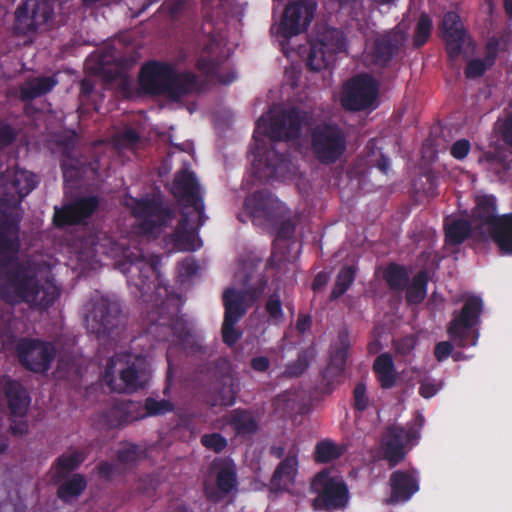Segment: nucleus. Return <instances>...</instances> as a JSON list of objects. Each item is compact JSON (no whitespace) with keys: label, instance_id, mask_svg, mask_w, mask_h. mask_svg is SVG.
I'll use <instances>...</instances> for the list:
<instances>
[{"label":"nucleus","instance_id":"obj_1","mask_svg":"<svg viewBox=\"0 0 512 512\" xmlns=\"http://www.w3.org/2000/svg\"><path fill=\"white\" fill-rule=\"evenodd\" d=\"M160 263L158 255L147 259L141 251L124 253V260L118 263L128 285L141 293L145 303V327L139 338L151 341L149 350L155 348L153 342L185 345L191 337V329L179 316L181 297L164 283L159 271Z\"/></svg>","mask_w":512,"mask_h":512},{"label":"nucleus","instance_id":"obj_2","mask_svg":"<svg viewBox=\"0 0 512 512\" xmlns=\"http://www.w3.org/2000/svg\"><path fill=\"white\" fill-rule=\"evenodd\" d=\"M20 219L0 210V298L7 304H27L45 310L59 297L52 279L41 280L34 267L18 259Z\"/></svg>","mask_w":512,"mask_h":512},{"label":"nucleus","instance_id":"obj_3","mask_svg":"<svg viewBox=\"0 0 512 512\" xmlns=\"http://www.w3.org/2000/svg\"><path fill=\"white\" fill-rule=\"evenodd\" d=\"M308 113L298 107H290L279 111L267 127V135L272 142L264 157L255 159L254 175L264 180H284L295 174L296 167L290 159L288 149L280 151L278 143L300 138L302 127Z\"/></svg>","mask_w":512,"mask_h":512},{"label":"nucleus","instance_id":"obj_4","mask_svg":"<svg viewBox=\"0 0 512 512\" xmlns=\"http://www.w3.org/2000/svg\"><path fill=\"white\" fill-rule=\"evenodd\" d=\"M244 209L256 226L271 230L275 241L293 238L297 226L287 206L267 190L255 191L246 197Z\"/></svg>","mask_w":512,"mask_h":512},{"label":"nucleus","instance_id":"obj_5","mask_svg":"<svg viewBox=\"0 0 512 512\" xmlns=\"http://www.w3.org/2000/svg\"><path fill=\"white\" fill-rule=\"evenodd\" d=\"M148 361L143 353H115L107 360L103 381L114 392L131 393L144 387Z\"/></svg>","mask_w":512,"mask_h":512},{"label":"nucleus","instance_id":"obj_6","mask_svg":"<svg viewBox=\"0 0 512 512\" xmlns=\"http://www.w3.org/2000/svg\"><path fill=\"white\" fill-rule=\"evenodd\" d=\"M484 303L481 297H467L460 311H454L447 326L449 338L460 348L475 346L478 339L477 327L483 312Z\"/></svg>","mask_w":512,"mask_h":512},{"label":"nucleus","instance_id":"obj_7","mask_svg":"<svg viewBox=\"0 0 512 512\" xmlns=\"http://www.w3.org/2000/svg\"><path fill=\"white\" fill-rule=\"evenodd\" d=\"M54 20L52 0H22L15 9L13 32L28 36L48 30Z\"/></svg>","mask_w":512,"mask_h":512},{"label":"nucleus","instance_id":"obj_8","mask_svg":"<svg viewBox=\"0 0 512 512\" xmlns=\"http://www.w3.org/2000/svg\"><path fill=\"white\" fill-rule=\"evenodd\" d=\"M313 156L321 164L336 163L347 148V136L341 126L336 123H320L310 134Z\"/></svg>","mask_w":512,"mask_h":512},{"label":"nucleus","instance_id":"obj_9","mask_svg":"<svg viewBox=\"0 0 512 512\" xmlns=\"http://www.w3.org/2000/svg\"><path fill=\"white\" fill-rule=\"evenodd\" d=\"M311 492L316 494L312 506L317 511L334 512L344 509L349 501V489L344 480L323 470L311 482Z\"/></svg>","mask_w":512,"mask_h":512},{"label":"nucleus","instance_id":"obj_10","mask_svg":"<svg viewBox=\"0 0 512 512\" xmlns=\"http://www.w3.org/2000/svg\"><path fill=\"white\" fill-rule=\"evenodd\" d=\"M195 68L202 75L210 79H216L222 84H230L236 79L234 72L227 75L219 73L221 66L226 61V56L221 44L214 33L208 32L203 39L197 40Z\"/></svg>","mask_w":512,"mask_h":512},{"label":"nucleus","instance_id":"obj_11","mask_svg":"<svg viewBox=\"0 0 512 512\" xmlns=\"http://www.w3.org/2000/svg\"><path fill=\"white\" fill-rule=\"evenodd\" d=\"M347 49L345 34L337 28H328L321 37L310 43L306 65L310 71L329 68L336 60V54Z\"/></svg>","mask_w":512,"mask_h":512},{"label":"nucleus","instance_id":"obj_12","mask_svg":"<svg viewBox=\"0 0 512 512\" xmlns=\"http://www.w3.org/2000/svg\"><path fill=\"white\" fill-rule=\"evenodd\" d=\"M85 320L87 329L98 338L109 337L121 325L120 304L104 296L92 299Z\"/></svg>","mask_w":512,"mask_h":512},{"label":"nucleus","instance_id":"obj_13","mask_svg":"<svg viewBox=\"0 0 512 512\" xmlns=\"http://www.w3.org/2000/svg\"><path fill=\"white\" fill-rule=\"evenodd\" d=\"M378 82L369 74L353 76L343 86L341 105L348 111L369 109L377 100Z\"/></svg>","mask_w":512,"mask_h":512},{"label":"nucleus","instance_id":"obj_14","mask_svg":"<svg viewBox=\"0 0 512 512\" xmlns=\"http://www.w3.org/2000/svg\"><path fill=\"white\" fill-rule=\"evenodd\" d=\"M16 354L20 364L34 373H45L56 356L53 343L39 339L21 338L16 344Z\"/></svg>","mask_w":512,"mask_h":512},{"label":"nucleus","instance_id":"obj_15","mask_svg":"<svg viewBox=\"0 0 512 512\" xmlns=\"http://www.w3.org/2000/svg\"><path fill=\"white\" fill-rule=\"evenodd\" d=\"M420 432L414 425L407 427L390 425L386 428L382 450L383 458L387 461L389 468H394L401 463L410 449L419 438Z\"/></svg>","mask_w":512,"mask_h":512},{"label":"nucleus","instance_id":"obj_16","mask_svg":"<svg viewBox=\"0 0 512 512\" xmlns=\"http://www.w3.org/2000/svg\"><path fill=\"white\" fill-rule=\"evenodd\" d=\"M316 9L317 4L314 0L290 1L283 11L278 34L290 39L307 31L314 19Z\"/></svg>","mask_w":512,"mask_h":512},{"label":"nucleus","instance_id":"obj_17","mask_svg":"<svg viewBox=\"0 0 512 512\" xmlns=\"http://www.w3.org/2000/svg\"><path fill=\"white\" fill-rule=\"evenodd\" d=\"M172 194L184 203L183 209L192 210V214L199 218V223L204 224L208 217L205 215L203 197L200 193V185L192 171L183 169L178 171L173 180Z\"/></svg>","mask_w":512,"mask_h":512},{"label":"nucleus","instance_id":"obj_18","mask_svg":"<svg viewBox=\"0 0 512 512\" xmlns=\"http://www.w3.org/2000/svg\"><path fill=\"white\" fill-rule=\"evenodd\" d=\"M0 194L8 205H18L38 185L35 173L21 168L7 169L2 175Z\"/></svg>","mask_w":512,"mask_h":512},{"label":"nucleus","instance_id":"obj_19","mask_svg":"<svg viewBox=\"0 0 512 512\" xmlns=\"http://www.w3.org/2000/svg\"><path fill=\"white\" fill-rule=\"evenodd\" d=\"M132 215L141 221L140 229L144 233H153L156 229L166 226L174 217L173 211L155 197L136 199Z\"/></svg>","mask_w":512,"mask_h":512},{"label":"nucleus","instance_id":"obj_20","mask_svg":"<svg viewBox=\"0 0 512 512\" xmlns=\"http://www.w3.org/2000/svg\"><path fill=\"white\" fill-rule=\"evenodd\" d=\"M99 207L97 196H82L64 204L62 207H55L53 224L57 228L78 225L90 218Z\"/></svg>","mask_w":512,"mask_h":512},{"label":"nucleus","instance_id":"obj_21","mask_svg":"<svg viewBox=\"0 0 512 512\" xmlns=\"http://www.w3.org/2000/svg\"><path fill=\"white\" fill-rule=\"evenodd\" d=\"M405 35L399 30L377 34L367 48V57L379 67H386L399 54L404 45Z\"/></svg>","mask_w":512,"mask_h":512},{"label":"nucleus","instance_id":"obj_22","mask_svg":"<svg viewBox=\"0 0 512 512\" xmlns=\"http://www.w3.org/2000/svg\"><path fill=\"white\" fill-rule=\"evenodd\" d=\"M144 418L142 404L133 400H114L101 412L99 422L107 430L122 428Z\"/></svg>","mask_w":512,"mask_h":512},{"label":"nucleus","instance_id":"obj_23","mask_svg":"<svg viewBox=\"0 0 512 512\" xmlns=\"http://www.w3.org/2000/svg\"><path fill=\"white\" fill-rule=\"evenodd\" d=\"M172 66L171 63L156 60L145 63L140 69L138 78L142 91L151 96H164Z\"/></svg>","mask_w":512,"mask_h":512},{"label":"nucleus","instance_id":"obj_24","mask_svg":"<svg viewBox=\"0 0 512 512\" xmlns=\"http://www.w3.org/2000/svg\"><path fill=\"white\" fill-rule=\"evenodd\" d=\"M388 484V503H406L420 490V472L414 467L395 470L390 474Z\"/></svg>","mask_w":512,"mask_h":512},{"label":"nucleus","instance_id":"obj_25","mask_svg":"<svg viewBox=\"0 0 512 512\" xmlns=\"http://www.w3.org/2000/svg\"><path fill=\"white\" fill-rule=\"evenodd\" d=\"M499 218L497 199L494 195L485 194L476 197L475 206L471 210L470 220L474 224L478 242L485 243L486 233Z\"/></svg>","mask_w":512,"mask_h":512},{"label":"nucleus","instance_id":"obj_26","mask_svg":"<svg viewBox=\"0 0 512 512\" xmlns=\"http://www.w3.org/2000/svg\"><path fill=\"white\" fill-rule=\"evenodd\" d=\"M441 30L448 58L450 61H455L461 55L466 41V30L460 16L454 11L445 13Z\"/></svg>","mask_w":512,"mask_h":512},{"label":"nucleus","instance_id":"obj_27","mask_svg":"<svg viewBox=\"0 0 512 512\" xmlns=\"http://www.w3.org/2000/svg\"><path fill=\"white\" fill-rule=\"evenodd\" d=\"M0 394L4 395L12 416L24 417L27 414L31 397L18 380L7 375H0Z\"/></svg>","mask_w":512,"mask_h":512},{"label":"nucleus","instance_id":"obj_28","mask_svg":"<svg viewBox=\"0 0 512 512\" xmlns=\"http://www.w3.org/2000/svg\"><path fill=\"white\" fill-rule=\"evenodd\" d=\"M350 349V336L347 329L338 332L337 342L333 347L330 361L322 372L323 379L328 383H334L345 371L348 352Z\"/></svg>","mask_w":512,"mask_h":512},{"label":"nucleus","instance_id":"obj_29","mask_svg":"<svg viewBox=\"0 0 512 512\" xmlns=\"http://www.w3.org/2000/svg\"><path fill=\"white\" fill-rule=\"evenodd\" d=\"M201 91L199 77L192 71H177L172 66V72L168 86L166 87L165 97L171 101H179L182 98L193 93Z\"/></svg>","mask_w":512,"mask_h":512},{"label":"nucleus","instance_id":"obj_30","mask_svg":"<svg viewBox=\"0 0 512 512\" xmlns=\"http://www.w3.org/2000/svg\"><path fill=\"white\" fill-rule=\"evenodd\" d=\"M203 225L199 223V218L192 214V211L188 212L186 209H182L181 218L172 234L175 246L183 251L196 250L195 235Z\"/></svg>","mask_w":512,"mask_h":512},{"label":"nucleus","instance_id":"obj_31","mask_svg":"<svg viewBox=\"0 0 512 512\" xmlns=\"http://www.w3.org/2000/svg\"><path fill=\"white\" fill-rule=\"evenodd\" d=\"M486 233L485 242L491 240L502 256H512V212L501 214Z\"/></svg>","mask_w":512,"mask_h":512},{"label":"nucleus","instance_id":"obj_32","mask_svg":"<svg viewBox=\"0 0 512 512\" xmlns=\"http://www.w3.org/2000/svg\"><path fill=\"white\" fill-rule=\"evenodd\" d=\"M58 84L53 76L29 77L19 87V99L30 102L51 92Z\"/></svg>","mask_w":512,"mask_h":512},{"label":"nucleus","instance_id":"obj_33","mask_svg":"<svg viewBox=\"0 0 512 512\" xmlns=\"http://www.w3.org/2000/svg\"><path fill=\"white\" fill-rule=\"evenodd\" d=\"M229 424L238 436H252L259 430V418L249 409L236 408L232 410Z\"/></svg>","mask_w":512,"mask_h":512},{"label":"nucleus","instance_id":"obj_34","mask_svg":"<svg viewBox=\"0 0 512 512\" xmlns=\"http://www.w3.org/2000/svg\"><path fill=\"white\" fill-rule=\"evenodd\" d=\"M472 238L478 241L474 224L471 220L457 218L445 224V240L449 245H461L466 239Z\"/></svg>","mask_w":512,"mask_h":512},{"label":"nucleus","instance_id":"obj_35","mask_svg":"<svg viewBox=\"0 0 512 512\" xmlns=\"http://www.w3.org/2000/svg\"><path fill=\"white\" fill-rule=\"evenodd\" d=\"M224 319L239 322L246 313V294L235 288L223 292Z\"/></svg>","mask_w":512,"mask_h":512},{"label":"nucleus","instance_id":"obj_36","mask_svg":"<svg viewBox=\"0 0 512 512\" xmlns=\"http://www.w3.org/2000/svg\"><path fill=\"white\" fill-rule=\"evenodd\" d=\"M87 453L81 450H75L70 454L63 453L53 463V480L58 482L67 477L68 474L75 471L86 460Z\"/></svg>","mask_w":512,"mask_h":512},{"label":"nucleus","instance_id":"obj_37","mask_svg":"<svg viewBox=\"0 0 512 512\" xmlns=\"http://www.w3.org/2000/svg\"><path fill=\"white\" fill-rule=\"evenodd\" d=\"M297 467V456H286L276 467L271 478V484L278 489L286 488L294 481V478L297 474Z\"/></svg>","mask_w":512,"mask_h":512},{"label":"nucleus","instance_id":"obj_38","mask_svg":"<svg viewBox=\"0 0 512 512\" xmlns=\"http://www.w3.org/2000/svg\"><path fill=\"white\" fill-rule=\"evenodd\" d=\"M213 466L218 468L216 486L221 495L225 496L235 490L238 484L235 465L228 461H221L219 464L214 463Z\"/></svg>","mask_w":512,"mask_h":512},{"label":"nucleus","instance_id":"obj_39","mask_svg":"<svg viewBox=\"0 0 512 512\" xmlns=\"http://www.w3.org/2000/svg\"><path fill=\"white\" fill-rule=\"evenodd\" d=\"M87 488V481L84 475L75 473L72 477L57 488V497L64 503L77 499Z\"/></svg>","mask_w":512,"mask_h":512},{"label":"nucleus","instance_id":"obj_40","mask_svg":"<svg viewBox=\"0 0 512 512\" xmlns=\"http://www.w3.org/2000/svg\"><path fill=\"white\" fill-rule=\"evenodd\" d=\"M484 157L487 170L493 174L497 181H507L508 172L512 169V159L500 152H488Z\"/></svg>","mask_w":512,"mask_h":512},{"label":"nucleus","instance_id":"obj_41","mask_svg":"<svg viewBox=\"0 0 512 512\" xmlns=\"http://www.w3.org/2000/svg\"><path fill=\"white\" fill-rule=\"evenodd\" d=\"M383 278L392 291L401 292L407 287L410 278L407 269L400 264L390 263L383 272Z\"/></svg>","mask_w":512,"mask_h":512},{"label":"nucleus","instance_id":"obj_42","mask_svg":"<svg viewBox=\"0 0 512 512\" xmlns=\"http://www.w3.org/2000/svg\"><path fill=\"white\" fill-rule=\"evenodd\" d=\"M429 282L428 273L425 270L419 271L408 283L406 289V301L408 304L421 303L427 294V285Z\"/></svg>","mask_w":512,"mask_h":512},{"label":"nucleus","instance_id":"obj_43","mask_svg":"<svg viewBox=\"0 0 512 512\" xmlns=\"http://www.w3.org/2000/svg\"><path fill=\"white\" fill-rule=\"evenodd\" d=\"M345 450L344 446H340L329 439H324L317 442L314 458L316 462L326 464L340 458Z\"/></svg>","mask_w":512,"mask_h":512},{"label":"nucleus","instance_id":"obj_44","mask_svg":"<svg viewBox=\"0 0 512 512\" xmlns=\"http://www.w3.org/2000/svg\"><path fill=\"white\" fill-rule=\"evenodd\" d=\"M315 357V349L311 346L302 349L297 359L286 365L283 375L287 378H297L303 375L310 366L311 360Z\"/></svg>","mask_w":512,"mask_h":512},{"label":"nucleus","instance_id":"obj_45","mask_svg":"<svg viewBox=\"0 0 512 512\" xmlns=\"http://www.w3.org/2000/svg\"><path fill=\"white\" fill-rule=\"evenodd\" d=\"M117 461L123 465H134L146 457V449L138 444L121 441L116 452Z\"/></svg>","mask_w":512,"mask_h":512},{"label":"nucleus","instance_id":"obj_46","mask_svg":"<svg viewBox=\"0 0 512 512\" xmlns=\"http://www.w3.org/2000/svg\"><path fill=\"white\" fill-rule=\"evenodd\" d=\"M355 280V269L352 266H344L338 273L332 291L330 301H335L344 295Z\"/></svg>","mask_w":512,"mask_h":512},{"label":"nucleus","instance_id":"obj_47","mask_svg":"<svg viewBox=\"0 0 512 512\" xmlns=\"http://www.w3.org/2000/svg\"><path fill=\"white\" fill-rule=\"evenodd\" d=\"M89 242L92 252L95 254L112 255L118 246L117 242L103 231L90 235Z\"/></svg>","mask_w":512,"mask_h":512},{"label":"nucleus","instance_id":"obj_48","mask_svg":"<svg viewBox=\"0 0 512 512\" xmlns=\"http://www.w3.org/2000/svg\"><path fill=\"white\" fill-rule=\"evenodd\" d=\"M432 28L433 23L431 17L427 13H421L414 31V48H421L427 43L431 36Z\"/></svg>","mask_w":512,"mask_h":512},{"label":"nucleus","instance_id":"obj_49","mask_svg":"<svg viewBox=\"0 0 512 512\" xmlns=\"http://www.w3.org/2000/svg\"><path fill=\"white\" fill-rule=\"evenodd\" d=\"M144 418L147 416L166 415L174 411V404L170 400H157L153 397H147L142 405Z\"/></svg>","mask_w":512,"mask_h":512},{"label":"nucleus","instance_id":"obj_50","mask_svg":"<svg viewBox=\"0 0 512 512\" xmlns=\"http://www.w3.org/2000/svg\"><path fill=\"white\" fill-rule=\"evenodd\" d=\"M265 310L270 323L277 325L284 321L285 315L282 308V301L278 293L274 292L268 297Z\"/></svg>","mask_w":512,"mask_h":512},{"label":"nucleus","instance_id":"obj_51","mask_svg":"<svg viewBox=\"0 0 512 512\" xmlns=\"http://www.w3.org/2000/svg\"><path fill=\"white\" fill-rule=\"evenodd\" d=\"M201 444L215 453H221L228 445L227 439L220 433L214 432L204 434L201 437Z\"/></svg>","mask_w":512,"mask_h":512},{"label":"nucleus","instance_id":"obj_52","mask_svg":"<svg viewBox=\"0 0 512 512\" xmlns=\"http://www.w3.org/2000/svg\"><path fill=\"white\" fill-rule=\"evenodd\" d=\"M237 323L238 322L232 320H223L221 329L222 340L229 347L234 346L242 336V333L235 328Z\"/></svg>","mask_w":512,"mask_h":512},{"label":"nucleus","instance_id":"obj_53","mask_svg":"<svg viewBox=\"0 0 512 512\" xmlns=\"http://www.w3.org/2000/svg\"><path fill=\"white\" fill-rule=\"evenodd\" d=\"M502 141L512 148V101L505 109V116L499 126Z\"/></svg>","mask_w":512,"mask_h":512},{"label":"nucleus","instance_id":"obj_54","mask_svg":"<svg viewBox=\"0 0 512 512\" xmlns=\"http://www.w3.org/2000/svg\"><path fill=\"white\" fill-rule=\"evenodd\" d=\"M370 400L367 395V388L363 382H359L353 389V407L358 412L365 411L369 406Z\"/></svg>","mask_w":512,"mask_h":512},{"label":"nucleus","instance_id":"obj_55","mask_svg":"<svg viewBox=\"0 0 512 512\" xmlns=\"http://www.w3.org/2000/svg\"><path fill=\"white\" fill-rule=\"evenodd\" d=\"M489 68L483 59L476 58L467 63L464 74L467 79H477L482 77Z\"/></svg>","mask_w":512,"mask_h":512},{"label":"nucleus","instance_id":"obj_56","mask_svg":"<svg viewBox=\"0 0 512 512\" xmlns=\"http://www.w3.org/2000/svg\"><path fill=\"white\" fill-rule=\"evenodd\" d=\"M115 140L119 146L128 148L135 146L139 142L140 136L135 129L128 127L119 132L116 135Z\"/></svg>","mask_w":512,"mask_h":512},{"label":"nucleus","instance_id":"obj_57","mask_svg":"<svg viewBox=\"0 0 512 512\" xmlns=\"http://www.w3.org/2000/svg\"><path fill=\"white\" fill-rule=\"evenodd\" d=\"M500 42L496 37L490 38L485 45L483 60L491 68L497 59Z\"/></svg>","mask_w":512,"mask_h":512},{"label":"nucleus","instance_id":"obj_58","mask_svg":"<svg viewBox=\"0 0 512 512\" xmlns=\"http://www.w3.org/2000/svg\"><path fill=\"white\" fill-rule=\"evenodd\" d=\"M395 369L392 355L388 352L382 353L376 357L373 363V371H392Z\"/></svg>","mask_w":512,"mask_h":512},{"label":"nucleus","instance_id":"obj_59","mask_svg":"<svg viewBox=\"0 0 512 512\" xmlns=\"http://www.w3.org/2000/svg\"><path fill=\"white\" fill-rule=\"evenodd\" d=\"M470 149V142L467 139H460L452 144L450 154L457 160H463L469 154Z\"/></svg>","mask_w":512,"mask_h":512},{"label":"nucleus","instance_id":"obj_60","mask_svg":"<svg viewBox=\"0 0 512 512\" xmlns=\"http://www.w3.org/2000/svg\"><path fill=\"white\" fill-rule=\"evenodd\" d=\"M17 137V134L12 126L3 123L0 124V150L11 145Z\"/></svg>","mask_w":512,"mask_h":512},{"label":"nucleus","instance_id":"obj_61","mask_svg":"<svg viewBox=\"0 0 512 512\" xmlns=\"http://www.w3.org/2000/svg\"><path fill=\"white\" fill-rule=\"evenodd\" d=\"M453 344L449 341H441L435 345L434 356L438 362H443L453 353Z\"/></svg>","mask_w":512,"mask_h":512},{"label":"nucleus","instance_id":"obj_62","mask_svg":"<svg viewBox=\"0 0 512 512\" xmlns=\"http://www.w3.org/2000/svg\"><path fill=\"white\" fill-rule=\"evenodd\" d=\"M377 380L383 389H391L395 386L397 376L395 369L392 371H381L375 373Z\"/></svg>","mask_w":512,"mask_h":512},{"label":"nucleus","instance_id":"obj_63","mask_svg":"<svg viewBox=\"0 0 512 512\" xmlns=\"http://www.w3.org/2000/svg\"><path fill=\"white\" fill-rule=\"evenodd\" d=\"M199 269V266L195 259L186 258L182 262L179 263V273L183 277L190 278L194 276Z\"/></svg>","mask_w":512,"mask_h":512},{"label":"nucleus","instance_id":"obj_64","mask_svg":"<svg viewBox=\"0 0 512 512\" xmlns=\"http://www.w3.org/2000/svg\"><path fill=\"white\" fill-rule=\"evenodd\" d=\"M116 465L109 461H101L97 465V472L100 478L110 481L115 474Z\"/></svg>","mask_w":512,"mask_h":512}]
</instances>
